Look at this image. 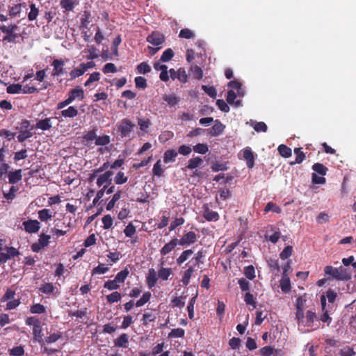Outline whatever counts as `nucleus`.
I'll return each mask as SVG.
<instances>
[{"instance_id":"nucleus-45","label":"nucleus","mask_w":356,"mask_h":356,"mask_svg":"<svg viewBox=\"0 0 356 356\" xmlns=\"http://www.w3.org/2000/svg\"><path fill=\"white\" fill-rule=\"evenodd\" d=\"M128 180V177L124 176L123 172H118L114 177V182L115 184L121 185L126 183Z\"/></svg>"},{"instance_id":"nucleus-59","label":"nucleus","mask_w":356,"mask_h":356,"mask_svg":"<svg viewBox=\"0 0 356 356\" xmlns=\"http://www.w3.org/2000/svg\"><path fill=\"white\" fill-rule=\"evenodd\" d=\"M136 232V227L131 222H129L124 229V233L127 237H132Z\"/></svg>"},{"instance_id":"nucleus-55","label":"nucleus","mask_w":356,"mask_h":356,"mask_svg":"<svg viewBox=\"0 0 356 356\" xmlns=\"http://www.w3.org/2000/svg\"><path fill=\"white\" fill-rule=\"evenodd\" d=\"M109 270V268L105 266L104 264H99V266L95 267L92 270V275H100L104 274Z\"/></svg>"},{"instance_id":"nucleus-2","label":"nucleus","mask_w":356,"mask_h":356,"mask_svg":"<svg viewBox=\"0 0 356 356\" xmlns=\"http://www.w3.org/2000/svg\"><path fill=\"white\" fill-rule=\"evenodd\" d=\"M326 275H331L333 278L339 280H348L350 275L348 274L347 269L340 266L339 268H334L331 266H327L324 269Z\"/></svg>"},{"instance_id":"nucleus-27","label":"nucleus","mask_w":356,"mask_h":356,"mask_svg":"<svg viewBox=\"0 0 356 356\" xmlns=\"http://www.w3.org/2000/svg\"><path fill=\"white\" fill-rule=\"evenodd\" d=\"M172 275L171 268H161L158 271V277L163 281L168 280L169 277Z\"/></svg>"},{"instance_id":"nucleus-4","label":"nucleus","mask_w":356,"mask_h":356,"mask_svg":"<svg viewBox=\"0 0 356 356\" xmlns=\"http://www.w3.org/2000/svg\"><path fill=\"white\" fill-rule=\"evenodd\" d=\"M136 127L130 120L122 119L118 125V131L122 138H127L131 136L134 128Z\"/></svg>"},{"instance_id":"nucleus-3","label":"nucleus","mask_w":356,"mask_h":356,"mask_svg":"<svg viewBox=\"0 0 356 356\" xmlns=\"http://www.w3.org/2000/svg\"><path fill=\"white\" fill-rule=\"evenodd\" d=\"M33 129V127L31 126L30 122L28 120H22L19 135L17 136L18 141L23 143L28 138H31L33 136V133L31 132Z\"/></svg>"},{"instance_id":"nucleus-37","label":"nucleus","mask_w":356,"mask_h":356,"mask_svg":"<svg viewBox=\"0 0 356 356\" xmlns=\"http://www.w3.org/2000/svg\"><path fill=\"white\" fill-rule=\"evenodd\" d=\"M55 289L52 283H44L40 286L39 291L44 294H51L54 291Z\"/></svg>"},{"instance_id":"nucleus-1","label":"nucleus","mask_w":356,"mask_h":356,"mask_svg":"<svg viewBox=\"0 0 356 356\" xmlns=\"http://www.w3.org/2000/svg\"><path fill=\"white\" fill-rule=\"evenodd\" d=\"M19 29L17 24H10L8 26L2 25L0 26V31L6 35L3 38L2 41L4 42L16 43V39L19 37V34L15 33Z\"/></svg>"},{"instance_id":"nucleus-42","label":"nucleus","mask_w":356,"mask_h":356,"mask_svg":"<svg viewBox=\"0 0 356 356\" xmlns=\"http://www.w3.org/2000/svg\"><path fill=\"white\" fill-rule=\"evenodd\" d=\"M174 55H175V54H174V51H172V49L170 48H168L163 52L160 60L161 62H164V63L168 62L173 58Z\"/></svg>"},{"instance_id":"nucleus-53","label":"nucleus","mask_w":356,"mask_h":356,"mask_svg":"<svg viewBox=\"0 0 356 356\" xmlns=\"http://www.w3.org/2000/svg\"><path fill=\"white\" fill-rule=\"evenodd\" d=\"M244 275L248 279L252 280L255 277V270L254 266L250 265L245 267Z\"/></svg>"},{"instance_id":"nucleus-22","label":"nucleus","mask_w":356,"mask_h":356,"mask_svg":"<svg viewBox=\"0 0 356 356\" xmlns=\"http://www.w3.org/2000/svg\"><path fill=\"white\" fill-rule=\"evenodd\" d=\"M162 98L170 106H175L180 101L179 97H177L174 94H165L163 95Z\"/></svg>"},{"instance_id":"nucleus-35","label":"nucleus","mask_w":356,"mask_h":356,"mask_svg":"<svg viewBox=\"0 0 356 356\" xmlns=\"http://www.w3.org/2000/svg\"><path fill=\"white\" fill-rule=\"evenodd\" d=\"M31 314H41L46 312V307L40 303L33 304L30 307Z\"/></svg>"},{"instance_id":"nucleus-56","label":"nucleus","mask_w":356,"mask_h":356,"mask_svg":"<svg viewBox=\"0 0 356 356\" xmlns=\"http://www.w3.org/2000/svg\"><path fill=\"white\" fill-rule=\"evenodd\" d=\"M202 89L205 93H207L210 97L215 98L217 95V92L213 86H202Z\"/></svg>"},{"instance_id":"nucleus-58","label":"nucleus","mask_w":356,"mask_h":356,"mask_svg":"<svg viewBox=\"0 0 356 356\" xmlns=\"http://www.w3.org/2000/svg\"><path fill=\"white\" fill-rule=\"evenodd\" d=\"M33 334L36 340L40 341L42 339L43 334L41 323L33 327Z\"/></svg>"},{"instance_id":"nucleus-47","label":"nucleus","mask_w":356,"mask_h":356,"mask_svg":"<svg viewBox=\"0 0 356 356\" xmlns=\"http://www.w3.org/2000/svg\"><path fill=\"white\" fill-rule=\"evenodd\" d=\"M185 334V331L182 328H176L172 329L171 332L168 334L169 338H181L184 337Z\"/></svg>"},{"instance_id":"nucleus-11","label":"nucleus","mask_w":356,"mask_h":356,"mask_svg":"<svg viewBox=\"0 0 356 356\" xmlns=\"http://www.w3.org/2000/svg\"><path fill=\"white\" fill-rule=\"evenodd\" d=\"M225 128V125L220 120H216L213 127L211 129H207V132L210 136H218L223 132Z\"/></svg>"},{"instance_id":"nucleus-40","label":"nucleus","mask_w":356,"mask_h":356,"mask_svg":"<svg viewBox=\"0 0 356 356\" xmlns=\"http://www.w3.org/2000/svg\"><path fill=\"white\" fill-rule=\"evenodd\" d=\"M312 170L322 176L325 175L327 171V168L323 164L320 163H314L312 165Z\"/></svg>"},{"instance_id":"nucleus-62","label":"nucleus","mask_w":356,"mask_h":356,"mask_svg":"<svg viewBox=\"0 0 356 356\" xmlns=\"http://www.w3.org/2000/svg\"><path fill=\"white\" fill-rule=\"evenodd\" d=\"M110 136L108 135H104L102 136H97L95 140L96 145H106L110 143Z\"/></svg>"},{"instance_id":"nucleus-34","label":"nucleus","mask_w":356,"mask_h":356,"mask_svg":"<svg viewBox=\"0 0 356 356\" xmlns=\"http://www.w3.org/2000/svg\"><path fill=\"white\" fill-rule=\"evenodd\" d=\"M277 150L279 154L284 158L290 157L292 154L291 149L283 144L279 145Z\"/></svg>"},{"instance_id":"nucleus-21","label":"nucleus","mask_w":356,"mask_h":356,"mask_svg":"<svg viewBox=\"0 0 356 356\" xmlns=\"http://www.w3.org/2000/svg\"><path fill=\"white\" fill-rule=\"evenodd\" d=\"M316 318L317 316L315 312L308 310L304 318V323L302 325L306 327H311Z\"/></svg>"},{"instance_id":"nucleus-39","label":"nucleus","mask_w":356,"mask_h":356,"mask_svg":"<svg viewBox=\"0 0 356 356\" xmlns=\"http://www.w3.org/2000/svg\"><path fill=\"white\" fill-rule=\"evenodd\" d=\"M129 274V271L127 268H125L124 270L119 272L115 277V280L118 283H124L127 277Z\"/></svg>"},{"instance_id":"nucleus-41","label":"nucleus","mask_w":356,"mask_h":356,"mask_svg":"<svg viewBox=\"0 0 356 356\" xmlns=\"http://www.w3.org/2000/svg\"><path fill=\"white\" fill-rule=\"evenodd\" d=\"M236 98V94L235 93L234 91L233 90H229L227 92V102L228 104H235L236 106H240L241 105V101L240 100H237L235 102V99Z\"/></svg>"},{"instance_id":"nucleus-12","label":"nucleus","mask_w":356,"mask_h":356,"mask_svg":"<svg viewBox=\"0 0 356 356\" xmlns=\"http://www.w3.org/2000/svg\"><path fill=\"white\" fill-rule=\"evenodd\" d=\"M113 172L111 170H107L104 173L100 175L97 179V186L101 187L105 184H111Z\"/></svg>"},{"instance_id":"nucleus-30","label":"nucleus","mask_w":356,"mask_h":356,"mask_svg":"<svg viewBox=\"0 0 356 356\" xmlns=\"http://www.w3.org/2000/svg\"><path fill=\"white\" fill-rule=\"evenodd\" d=\"M18 191H19V188L17 186H11V188H10L8 192H3V197L8 202H11L16 197V195H17Z\"/></svg>"},{"instance_id":"nucleus-32","label":"nucleus","mask_w":356,"mask_h":356,"mask_svg":"<svg viewBox=\"0 0 356 356\" xmlns=\"http://www.w3.org/2000/svg\"><path fill=\"white\" fill-rule=\"evenodd\" d=\"M202 163L203 160L199 156L191 159L188 161V164L187 165L186 168L189 170L195 169L198 168Z\"/></svg>"},{"instance_id":"nucleus-44","label":"nucleus","mask_w":356,"mask_h":356,"mask_svg":"<svg viewBox=\"0 0 356 356\" xmlns=\"http://www.w3.org/2000/svg\"><path fill=\"white\" fill-rule=\"evenodd\" d=\"M121 298L122 296L118 291H114L106 296V300L108 303L118 302Z\"/></svg>"},{"instance_id":"nucleus-63","label":"nucleus","mask_w":356,"mask_h":356,"mask_svg":"<svg viewBox=\"0 0 356 356\" xmlns=\"http://www.w3.org/2000/svg\"><path fill=\"white\" fill-rule=\"evenodd\" d=\"M293 252V247L291 245L286 246L284 250L280 254V257L282 260H285L289 258Z\"/></svg>"},{"instance_id":"nucleus-24","label":"nucleus","mask_w":356,"mask_h":356,"mask_svg":"<svg viewBox=\"0 0 356 356\" xmlns=\"http://www.w3.org/2000/svg\"><path fill=\"white\" fill-rule=\"evenodd\" d=\"M178 154V152L175 149H168L165 152L163 155V161L165 163H168L170 162H174L175 159Z\"/></svg>"},{"instance_id":"nucleus-7","label":"nucleus","mask_w":356,"mask_h":356,"mask_svg":"<svg viewBox=\"0 0 356 356\" xmlns=\"http://www.w3.org/2000/svg\"><path fill=\"white\" fill-rule=\"evenodd\" d=\"M197 241V234L190 231L185 233L180 239H178V243L183 247H188L193 244Z\"/></svg>"},{"instance_id":"nucleus-43","label":"nucleus","mask_w":356,"mask_h":356,"mask_svg":"<svg viewBox=\"0 0 356 356\" xmlns=\"http://www.w3.org/2000/svg\"><path fill=\"white\" fill-rule=\"evenodd\" d=\"M191 71L192 72L193 77L195 79L200 80L203 76V72L201 67L197 65L191 67Z\"/></svg>"},{"instance_id":"nucleus-29","label":"nucleus","mask_w":356,"mask_h":356,"mask_svg":"<svg viewBox=\"0 0 356 356\" xmlns=\"http://www.w3.org/2000/svg\"><path fill=\"white\" fill-rule=\"evenodd\" d=\"M22 8H26L25 3H18L10 7L9 9V15L12 17L18 16L22 11Z\"/></svg>"},{"instance_id":"nucleus-10","label":"nucleus","mask_w":356,"mask_h":356,"mask_svg":"<svg viewBox=\"0 0 356 356\" xmlns=\"http://www.w3.org/2000/svg\"><path fill=\"white\" fill-rule=\"evenodd\" d=\"M22 225L24 230L29 234L37 233L40 228V222L37 220L30 219L24 221Z\"/></svg>"},{"instance_id":"nucleus-28","label":"nucleus","mask_w":356,"mask_h":356,"mask_svg":"<svg viewBox=\"0 0 356 356\" xmlns=\"http://www.w3.org/2000/svg\"><path fill=\"white\" fill-rule=\"evenodd\" d=\"M193 253V250L188 249L184 250L181 254L179 255L178 258L176 259V263L177 265L181 266L184 262H185L188 257Z\"/></svg>"},{"instance_id":"nucleus-17","label":"nucleus","mask_w":356,"mask_h":356,"mask_svg":"<svg viewBox=\"0 0 356 356\" xmlns=\"http://www.w3.org/2000/svg\"><path fill=\"white\" fill-rule=\"evenodd\" d=\"M22 172L21 169L10 171L8 175L9 183L15 184L21 181L22 178Z\"/></svg>"},{"instance_id":"nucleus-33","label":"nucleus","mask_w":356,"mask_h":356,"mask_svg":"<svg viewBox=\"0 0 356 356\" xmlns=\"http://www.w3.org/2000/svg\"><path fill=\"white\" fill-rule=\"evenodd\" d=\"M294 153L296 156V160L295 161L291 162V165L301 163L305 159V153L301 150V148H295Z\"/></svg>"},{"instance_id":"nucleus-26","label":"nucleus","mask_w":356,"mask_h":356,"mask_svg":"<svg viewBox=\"0 0 356 356\" xmlns=\"http://www.w3.org/2000/svg\"><path fill=\"white\" fill-rule=\"evenodd\" d=\"M35 127L43 131L50 129L51 128V118H47L44 120H39L36 123Z\"/></svg>"},{"instance_id":"nucleus-9","label":"nucleus","mask_w":356,"mask_h":356,"mask_svg":"<svg viewBox=\"0 0 356 356\" xmlns=\"http://www.w3.org/2000/svg\"><path fill=\"white\" fill-rule=\"evenodd\" d=\"M146 40L152 45L157 47L165 42V37L159 31H153L147 37Z\"/></svg>"},{"instance_id":"nucleus-31","label":"nucleus","mask_w":356,"mask_h":356,"mask_svg":"<svg viewBox=\"0 0 356 356\" xmlns=\"http://www.w3.org/2000/svg\"><path fill=\"white\" fill-rule=\"evenodd\" d=\"M38 218L41 221H47L50 220L53 215L50 209H43L38 211Z\"/></svg>"},{"instance_id":"nucleus-64","label":"nucleus","mask_w":356,"mask_h":356,"mask_svg":"<svg viewBox=\"0 0 356 356\" xmlns=\"http://www.w3.org/2000/svg\"><path fill=\"white\" fill-rule=\"evenodd\" d=\"M9 353L13 356H23L24 354V350L21 346H15L9 350Z\"/></svg>"},{"instance_id":"nucleus-49","label":"nucleus","mask_w":356,"mask_h":356,"mask_svg":"<svg viewBox=\"0 0 356 356\" xmlns=\"http://www.w3.org/2000/svg\"><path fill=\"white\" fill-rule=\"evenodd\" d=\"M84 73H85V72L83 70L82 66L80 64L79 67L73 69L70 72V80H73L77 77H79V76H82L83 74H84Z\"/></svg>"},{"instance_id":"nucleus-13","label":"nucleus","mask_w":356,"mask_h":356,"mask_svg":"<svg viewBox=\"0 0 356 356\" xmlns=\"http://www.w3.org/2000/svg\"><path fill=\"white\" fill-rule=\"evenodd\" d=\"M337 296V293L330 289L327 291L326 296L322 295L321 296L322 311H325L326 308V298H327L329 302L333 303L335 301Z\"/></svg>"},{"instance_id":"nucleus-48","label":"nucleus","mask_w":356,"mask_h":356,"mask_svg":"<svg viewBox=\"0 0 356 356\" xmlns=\"http://www.w3.org/2000/svg\"><path fill=\"white\" fill-rule=\"evenodd\" d=\"M30 12L28 14V19L29 21H33L35 19H36L38 15V13H39V10H38V8H36L35 6V4L34 3H31L30 5Z\"/></svg>"},{"instance_id":"nucleus-6","label":"nucleus","mask_w":356,"mask_h":356,"mask_svg":"<svg viewBox=\"0 0 356 356\" xmlns=\"http://www.w3.org/2000/svg\"><path fill=\"white\" fill-rule=\"evenodd\" d=\"M6 252H0V264L6 263L8 260L19 255V251L14 247L5 246Z\"/></svg>"},{"instance_id":"nucleus-57","label":"nucleus","mask_w":356,"mask_h":356,"mask_svg":"<svg viewBox=\"0 0 356 356\" xmlns=\"http://www.w3.org/2000/svg\"><path fill=\"white\" fill-rule=\"evenodd\" d=\"M7 92L9 94H19L22 93V85L11 84L7 88Z\"/></svg>"},{"instance_id":"nucleus-19","label":"nucleus","mask_w":356,"mask_h":356,"mask_svg":"<svg viewBox=\"0 0 356 356\" xmlns=\"http://www.w3.org/2000/svg\"><path fill=\"white\" fill-rule=\"evenodd\" d=\"M114 345L119 348H126L129 343V335L127 334H122L116 339L114 340Z\"/></svg>"},{"instance_id":"nucleus-60","label":"nucleus","mask_w":356,"mask_h":356,"mask_svg":"<svg viewBox=\"0 0 356 356\" xmlns=\"http://www.w3.org/2000/svg\"><path fill=\"white\" fill-rule=\"evenodd\" d=\"M138 73L145 74L151 72V67L146 62H142L137 66Z\"/></svg>"},{"instance_id":"nucleus-51","label":"nucleus","mask_w":356,"mask_h":356,"mask_svg":"<svg viewBox=\"0 0 356 356\" xmlns=\"http://www.w3.org/2000/svg\"><path fill=\"white\" fill-rule=\"evenodd\" d=\"M280 287L283 292L286 293L288 292L291 289V284L290 280L288 277L282 276L281 282H280Z\"/></svg>"},{"instance_id":"nucleus-8","label":"nucleus","mask_w":356,"mask_h":356,"mask_svg":"<svg viewBox=\"0 0 356 356\" xmlns=\"http://www.w3.org/2000/svg\"><path fill=\"white\" fill-rule=\"evenodd\" d=\"M65 61L63 59H54L51 65L53 67L52 76L54 77H58L65 73Z\"/></svg>"},{"instance_id":"nucleus-14","label":"nucleus","mask_w":356,"mask_h":356,"mask_svg":"<svg viewBox=\"0 0 356 356\" xmlns=\"http://www.w3.org/2000/svg\"><path fill=\"white\" fill-rule=\"evenodd\" d=\"M158 275L154 268H149L146 277V283L149 289H152L156 284Z\"/></svg>"},{"instance_id":"nucleus-50","label":"nucleus","mask_w":356,"mask_h":356,"mask_svg":"<svg viewBox=\"0 0 356 356\" xmlns=\"http://www.w3.org/2000/svg\"><path fill=\"white\" fill-rule=\"evenodd\" d=\"M122 42L121 35H118L113 41L111 44V49L113 51V54L115 56H118V47L120 44Z\"/></svg>"},{"instance_id":"nucleus-20","label":"nucleus","mask_w":356,"mask_h":356,"mask_svg":"<svg viewBox=\"0 0 356 356\" xmlns=\"http://www.w3.org/2000/svg\"><path fill=\"white\" fill-rule=\"evenodd\" d=\"M243 158L245 159L247 165L252 168L254 166V158L253 155V152L250 149H245L243 150Z\"/></svg>"},{"instance_id":"nucleus-15","label":"nucleus","mask_w":356,"mask_h":356,"mask_svg":"<svg viewBox=\"0 0 356 356\" xmlns=\"http://www.w3.org/2000/svg\"><path fill=\"white\" fill-rule=\"evenodd\" d=\"M179 245L178 238H174L170 241L164 245V246L160 250V254L162 256H165L172 251L175 247Z\"/></svg>"},{"instance_id":"nucleus-5","label":"nucleus","mask_w":356,"mask_h":356,"mask_svg":"<svg viewBox=\"0 0 356 356\" xmlns=\"http://www.w3.org/2000/svg\"><path fill=\"white\" fill-rule=\"evenodd\" d=\"M55 226L51 229L53 234L58 236H65L68 230H65V228L70 229L71 227L70 222H65V220L61 219H57L55 220Z\"/></svg>"},{"instance_id":"nucleus-38","label":"nucleus","mask_w":356,"mask_h":356,"mask_svg":"<svg viewBox=\"0 0 356 356\" xmlns=\"http://www.w3.org/2000/svg\"><path fill=\"white\" fill-rule=\"evenodd\" d=\"M151 296H152V294L149 291L145 292L143 294L142 297L138 300L136 301V302L135 303V305L137 307H142L145 303H147V302L149 301Z\"/></svg>"},{"instance_id":"nucleus-23","label":"nucleus","mask_w":356,"mask_h":356,"mask_svg":"<svg viewBox=\"0 0 356 356\" xmlns=\"http://www.w3.org/2000/svg\"><path fill=\"white\" fill-rule=\"evenodd\" d=\"M204 218L208 221H217L219 219V215L216 211L210 210L208 207L204 209Z\"/></svg>"},{"instance_id":"nucleus-54","label":"nucleus","mask_w":356,"mask_h":356,"mask_svg":"<svg viewBox=\"0 0 356 356\" xmlns=\"http://www.w3.org/2000/svg\"><path fill=\"white\" fill-rule=\"evenodd\" d=\"M179 37L185 39H191L195 37V33L189 29H183L180 31Z\"/></svg>"},{"instance_id":"nucleus-61","label":"nucleus","mask_w":356,"mask_h":356,"mask_svg":"<svg viewBox=\"0 0 356 356\" xmlns=\"http://www.w3.org/2000/svg\"><path fill=\"white\" fill-rule=\"evenodd\" d=\"M118 283V282L115 279L113 280H108L104 284V288L110 291L117 290L120 287Z\"/></svg>"},{"instance_id":"nucleus-25","label":"nucleus","mask_w":356,"mask_h":356,"mask_svg":"<svg viewBox=\"0 0 356 356\" xmlns=\"http://www.w3.org/2000/svg\"><path fill=\"white\" fill-rule=\"evenodd\" d=\"M78 110L74 106H69L67 109L63 110L60 112L61 116L65 118H74L78 115Z\"/></svg>"},{"instance_id":"nucleus-52","label":"nucleus","mask_w":356,"mask_h":356,"mask_svg":"<svg viewBox=\"0 0 356 356\" xmlns=\"http://www.w3.org/2000/svg\"><path fill=\"white\" fill-rule=\"evenodd\" d=\"M193 149L196 153L204 154L209 151V147L204 143H198L193 146Z\"/></svg>"},{"instance_id":"nucleus-36","label":"nucleus","mask_w":356,"mask_h":356,"mask_svg":"<svg viewBox=\"0 0 356 356\" xmlns=\"http://www.w3.org/2000/svg\"><path fill=\"white\" fill-rule=\"evenodd\" d=\"M60 5L62 8L65 9V11L69 12L74 9L75 1L74 0H61Z\"/></svg>"},{"instance_id":"nucleus-16","label":"nucleus","mask_w":356,"mask_h":356,"mask_svg":"<svg viewBox=\"0 0 356 356\" xmlns=\"http://www.w3.org/2000/svg\"><path fill=\"white\" fill-rule=\"evenodd\" d=\"M260 353L261 356H278L281 355V350L278 349H275L272 346H266L260 349Z\"/></svg>"},{"instance_id":"nucleus-46","label":"nucleus","mask_w":356,"mask_h":356,"mask_svg":"<svg viewBox=\"0 0 356 356\" xmlns=\"http://www.w3.org/2000/svg\"><path fill=\"white\" fill-rule=\"evenodd\" d=\"M244 301L247 305L252 306V307L254 309L257 307L255 298L251 293H250V292L245 293V294L244 296Z\"/></svg>"},{"instance_id":"nucleus-18","label":"nucleus","mask_w":356,"mask_h":356,"mask_svg":"<svg viewBox=\"0 0 356 356\" xmlns=\"http://www.w3.org/2000/svg\"><path fill=\"white\" fill-rule=\"evenodd\" d=\"M69 97H71L72 101H74L76 98L79 100H82L84 99V91L80 87H76L74 89H72L68 94Z\"/></svg>"}]
</instances>
